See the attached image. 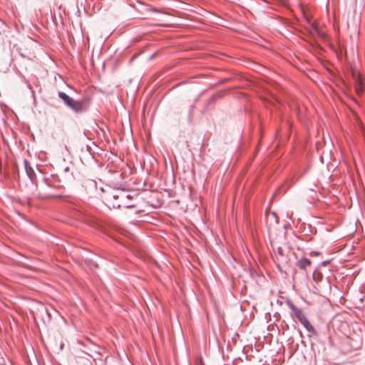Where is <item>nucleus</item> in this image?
<instances>
[{
    "label": "nucleus",
    "mask_w": 365,
    "mask_h": 365,
    "mask_svg": "<svg viewBox=\"0 0 365 365\" xmlns=\"http://www.w3.org/2000/svg\"><path fill=\"white\" fill-rule=\"evenodd\" d=\"M113 202H110L113 208H120L125 207L126 208L135 207V205L130 203V200L133 198V195L127 194L124 190H117L115 193L112 195Z\"/></svg>",
    "instance_id": "obj_1"
},
{
    "label": "nucleus",
    "mask_w": 365,
    "mask_h": 365,
    "mask_svg": "<svg viewBox=\"0 0 365 365\" xmlns=\"http://www.w3.org/2000/svg\"><path fill=\"white\" fill-rule=\"evenodd\" d=\"M287 304L289 309L292 310L293 315L299 320V322L304 326L308 331H314V327L309 322L308 319L304 314L302 310L297 307L294 304L288 299Z\"/></svg>",
    "instance_id": "obj_2"
},
{
    "label": "nucleus",
    "mask_w": 365,
    "mask_h": 365,
    "mask_svg": "<svg viewBox=\"0 0 365 365\" xmlns=\"http://www.w3.org/2000/svg\"><path fill=\"white\" fill-rule=\"evenodd\" d=\"M68 107L76 113H80L86 110L84 102L82 101L73 99Z\"/></svg>",
    "instance_id": "obj_3"
},
{
    "label": "nucleus",
    "mask_w": 365,
    "mask_h": 365,
    "mask_svg": "<svg viewBox=\"0 0 365 365\" xmlns=\"http://www.w3.org/2000/svg\"><path fill=\"white\" fill-rule=\"evenodd\" d=\"M355 91L359 96L365 93V85L361 77H358L355 81Z\"/></svg>",
    "instance_id": "obj_4"
},
{
    "label": "nucleus",
    "mask_w": 365,
    "mask_h": 365,
    "mask_svg": "<svg viewBox=\"0 0 365 365\" xmlns=\"http://www.w3.org/2000/svg\"><path fill=\"white\" fill-rule=\"evenodd\" d=\"M311 260L305 257L299 259L297 262V267L303 270H307L311 266Z\"/></svg>",
    "instance_id": "obj_5"
},
{
    "label": "nucleus",
    "mask_w": 365,
    "mask_h": 365,
    "mask_svg": "<svg viewBox=\"0 0 365 365\" xmlns=\"http://www.w3.org/2000/svg\"><path fill=\"white\" fill-rule=\"evenodd\" d=\"M275 259L278 263L287 262V258L284 256V250L282 247L277 248V252L275 254Z\"/></svg>",
    "instance_id": "obj_6"
},
{
    "label": "nucleus",
    "mask_w": 365,
    "mask_h": 365,
    "mask_svg": "<svg viewBox=\"0 0 365 365\" xmlns=\"http://www.w3.org/2000/svg\"><path fill=\"white\" fill-rule=\"evenodd\" d=\"M58 97L64 102L65 105L68 106L73 98L64 92H58Z\"/></svg>",
    "instance_id": "obj_7"
},
{
    "label": "nucleus",
    "mask_w": 365,
    "mask_h": 365,
    "mask_svg": "<svg viewBox=\"0 0 365 365\" xmlns=\"http://www.w3.org/2000/svg\"><path fill=\"white\" fill-rule=\"evenodd\" d=\"M313 278L316 282L321 281L322 279V275L319 272L315 270L313 272Z\"/></svg>",
    "instance_id": "obj_8"
},
{
    "label": "nucleus",
    "mask_w": 365,
    "mask_h": 365,
    "mask_svg": "<svg viewBox=\"0 0 365 365\" xmlns=\"http://www.w3.org/2000/svg\"><path fill=\"white\" fill-rule=\"evenodd\" d=\"M26 173H27V175L29 177V178L31 179V180L33 182L34 180V177L35 175L34 171L32 170V169H29L27 168V166H26Z\"/></svg>",
    "instance_id": "obj_9"
},
{
    "label": "nucleus",
    "mask_w": 365,
    "mask_h": 365,
    "mask_svg": "<svg viewBox=\"0 0 365 365\" xmlns=\"http://www.w3.org/2000/svg\"><path fill=\"white\" fill-rule=\"evenodd\" d=\"M196 365H205L201 358L197 361Z\"/></svg>",
    "instance_id": "obj_10"
},
{
    "label": "nucleus",
    "mask_w": 365,
    "mask_h": 365,
    "mask_svg": "<svg viewBox=\"0 0 365 365\" xmlns=\"http://www.w3.org/2000/svg\"><path fill=\"white\" fill-rule=\"evenodd\" d=\"M327 262H326V261H325V262H323V264H326Z\"/></svg>",
    "instance_id": "obj_11"
}]
</instances>
